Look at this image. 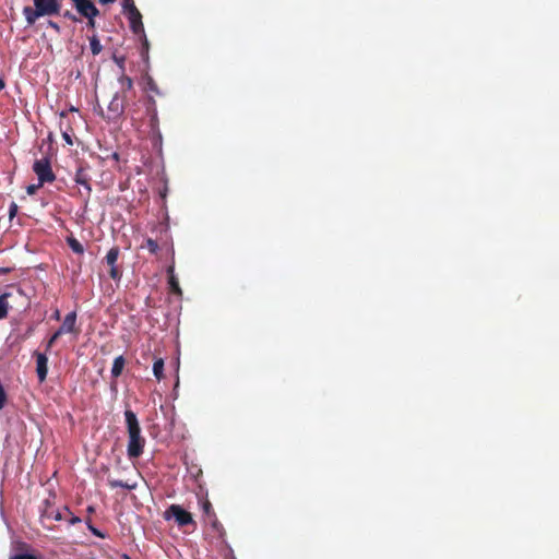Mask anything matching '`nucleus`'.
I'll list each match as a JSON object with an SVG mask.
<instances>
[{
  "label": "nucleus",
  "instance_id": "f257e3e1",
  "mask_svg": "<svg viewBox=\"0 0 559 559\" xmlns=\"http://www.w3.org/2000/svg\"><path fill=\"white\" fill-rule=\"evenodd\" d=\"M34 7H24L23 15L27 25H34L39 17L60 15L61 3L59 0H33Z\"/></svg>",
  "mask_w": 559,
  "mask_h": 559
},
{
  "label": "nucleus",
  "instance_id": "f03ea898",
  "mask_svg": "<svg viewBox=\"0 0 559 559\" xmlns=\"http://www.w3.org/2000/svg\"><path fill=\"white\" fill-rule=\"evenodd\" d=\"M128 423V445L127 454L129 459H138L143 454L146 440L142 435L139 421Z\"/></svg>",
  "mask_w": 559,
  "mask_h": 559
},
{
  "label": "nucleus",
  "instance_id": "7ed1b4c3",
  "mask_svg": "<svg viewBox=\"0 0 559 559\" xmlns=\"http://www.w3.org/2000/svg\"><path fill=\"white\" fill-rule=\"evenodd\" d=\"M126 97L127 96H122L119 92H116L107 106V111L104 112L102 110V117L107 121H117L124 112Z\"/></svg>",
  "mask_w": 559,
  "mask_h": 559
},
{
  "label": "nucleus",
  "instance_id": "20e7f679",
  "mask_svg": "<svg viewBox=\"0 0 559 559\" xmlns=\"http://www.w3.org/2000/svg\"><path fill=\"white\" fill-rule=\"evenodd\" d=\"M33 170L37 175L40 185L53 182L56 180V175L53 174L50 160L47 157L36 159L33 165Z\"/></svg>",
  "mask_w": 559,
  "mask_h": 559
},
{
  "label": "nucleus",
  "instance_id": "39448f33",
  "mask_svg": "<svg viewBox=\"0 0 559 559\" xmlns=\"http://www.w3.org/2000/svg\"><path fill=\"white\" fill-rule=\"evenodd\" d=\"M124 11L128 14V19L130 22V27L134 34L144 33V26L142 23V15L138 8L134 5L133 0L124 1Z\"/></svg>",
  "mask_w": 559,
  "mask_h": 559
},
{
  "label": "nucleus",
  "instance_id": "423d86ee",
  "mask_svg": "<svg viewBox=\"0 0 559 559\" xmlns=\"http://www.w3.org/2000/svg\"><path fill=\"white\" fill-rule=\"evenodd\" d=\"M165 518H174L179 526H186L188 524H194L190 512L186 511L179 504H171L165 512Z\"/></svg>",
  "mask_w": 559,
  "mask_h": 559
},
{
  "label": "nucleus",
  "instance_id": "0eeeda50",
  "mask_svg": "<svg viewBox=\"0 0 559 559\" xmlns=\"http://www.w3.org/2000/svg\"><path fill=\"white\" fill-rule=\"evenodd\" d=\"M120 254L119 247H112L106 254L105 261L110 266L109 276L114 281H120L122 276V271L116 265L118 258Z\"/></svg>",
  "mask_w": 559,
  "mask_h": 559
},
{
  "label": "nucleus",
  "instance_id": "6e6552de",
  "mask_svg": "<svg viewBox=\"0 0 559 559\" xmlns=\"http://www.w3.org/2000/svg\"><path fill=\"white\" fill-rule=\"evenodd\" d=\"M147 112L150 115V133L155 143L162 142V132L159 130V119L157 116V110L155 107V102L152 99V106L147 108Z\"/></svg>",
  "mask_w": 559,
  "mask_h": 559
},
{
  "label": "nucleus",
  "instance_id": "1a4fd4ad",
  "mask_svg": "<svg viewBox=\"0 0 559 559\" xmlns=\"http://www.w3.org/2000/svg\"><path fill=\"white\" fill-rule=\"evenodd\" d=\"M34 356L36 358V374L39 383H44L47 379L48 373V357L46 353L35 352Z\"/></svg>",
  "mask_w": 559,
  "mask_h": 559
},
{
  "label": "nucleus",
  "instance_id": "9d476101",
  "mask_svg": "<svg viewBox=\"0 0 559 559\" xmlns=\"http://www.w3.org/2000/svg\"><path fill=\"white\" fill-rule=\"evenodd\" d=\"M78 12L84 17H96L99 14L98 9L92 0H72Z\"/></svg>",
  "mask_w": 559,
  "mask_h": 559
},
{
  "label": "nucleus",
  "instance_id": "9b49d317",
  "mask_svg": "<svg viewBox=\"0 0 559 559\" xmlns=\"http://www.w3.org/2000/svg\"><path fill=\"white\" fill-rule=\"evenodd\" d=\"M15 296H22V292L20 289H14L10 292H4L0 295V320L7 318L9 309L12 308L10 304V299Z\"/></svg>",
  "mask_w": 559,
  "mask_h": 559
},
{
  "label": "nucleus",
  "instance_id": "f8f14e48",
  "mask_svg": "<svg viewBox=\"0 0 559 559\" xmlns=\"http://www.w3.org/2000/svg\"><path fill=\"white\" fill-rule=\"evenodd\" d=\"M75 323H76V313L74 311H72L64 317V320L58 330L62 331V334H64V333L79 334L80 331H79V329L75 328Z\"/></svg>",
  "mask_w": 559,
  "mask_h": 559
},
{
  "label": "nucleus",
  "instance_id": "ddd939ff",
  "mask_svg": "<svg viewBox=\"0 0 559 559\" xmlns=\"http://www.w3.org/2000/svg\"><path fill=\"white\" fill-rule=\"evenodd\" d=\"M74 181L78 183V185H81L83 186L85 189H86V194L87 197H90L91 192H92V187H91V177L87 173V170L83 167H80L76 173H75V177H74Z\"/></svg>",
  "mask_w": 559,
  "mask_h": 559
},
{
  "label": "nucleus",
  "instance_id": "4468645a",
  "mask_svg": "<svg viewBox=\"0 0 559 559\" xmlns=\"http://www.w3.org/2000/svg\"><path fill=\"white\" fill-rule=\"evenodd\" d=\"M169 289L177 296H182V289L180 288L177 276L175 275L174 265H169L167 269Z\"/></svg>",
  "mask_w": 559,
  "mask_h": 559
},
{
  "label": "nucleus",
  "instance_id": "2eb2a0df",
  "mask_svg": "<svg viewBox=\"0 0 559 559\" xmlns=\"http://www.w3.org/2000/svg\"><path fill=\"white\" fill-rule=\"evenodd\" d=\"M45 508L41 511V521L45 519H53L55 521H61L62 514L60 511L55 510L52 504L49 502V500H45Z\"/></svg>",
  "mask_w": 559,
  "mask_h": 559
},
{
  "label": "nucleus",
  "instance_id": "dca6fc26",
  "mask_svg": "<svg viewBox=\"0 0 559 559\" xmlns=\"http://www.w3.org/2000/svg\"><path fill=\"white\" fill-rule=\"evenodd\" d=\"M119 85H120V94L122 96H126V93L131 91L133 88V81L130 76L126 74H121L118 79Z\"/></svg>",
  "mask_w": 559,
  "mask_h": 559
},
{
  "label": "nucleus",
  "instance_id": "f3484780",
  "mask_svg": "<svg viewBox=\"0 0 559 559\" xmlns=\"http://www.w3.org/2000/svg\"><path fill=\"white\" fill-rule=\"evenodd\" d=\"M126 359L122 355L116 357L111 367V376L112 378H118L124 368Z\"/></svg>",
  "mask_w": 559,
  "mask_h": 559
},
{
  "label": "nucleus",
  "instance_id": "a211bd4d",
  "mask_svg": "<svg viewBox=\"0 0 559 559\" xmlns=\"http://www.w3.org/2000/svg\"><path fill=\"white\" fill-rule=\"evenodd\" d=\"M153 373L158 381H160L164 378V359L163 358H157L154 361Z\"/></svg>",
  "mask_w": 559,
  "mask_h": 559
},
{
  "label": "nucleus",
  "instance_id": "6ab92c4d",
  "mask_svg": "<svg viewBox=\"0 0 559 559\" xmlns=\"http://www.w3.org/2000/svg\"><path fill=\"white\" fill-rule=\"evenodd\" d=\"M67 243L69 245V247L72 249L73 252H75L78 254H82L84 252L83 245L76 238L68 237Z\"/></svg>",
  "mask_w": 559,
  "mask_h": 559
},
{
  "label": "nucleus",
  "instance_id": "aec40b11",
  "mask_svg": "<svg viewBox=\"0 0 559 559\" xmlns=\"http://www.w3.org/2000/svg\"><path fill=\"white\" fill-rule=\"evenodd\" d=\"M108 485L111 487V488H118V487H121V488H126V489H134L136 487V484L133 483V484H129L127 481H122V480H116V479H109L108 480Z\"/></svg>",
  "mask_w": 559,
  "mask_h": 559
},
{
  "label": "nucleus",
  "instance_id": "412c9836",
  "mask_svg": "<svg viewBox=\"0 0 559 559\" xmlns=\"http://www.w3.org/2000/svg\"><path fill=\"white\" fill-rule=\"evenodd\" d=\"M90 48L94 56H97L100 53L103 46L96 36H92L90 38Z\"/></svg>",
  "mask_w": 559,
  "mask_h": 559
},
{
  "label": "nucleus",
  "instance_id": "4be33fe9",
  "mask_svg": "<svg viewBox=\"0 0 559 559\" xmlns=\"http://www.w3.org/2000/svg\"><path fill=\"white\" fill-rule=\"evenodd\" d=\"M143 248H146L153 254H156L159 249L157 241L152 238L146 239L145 246H143Z\"/></svg>",
  "mask_w": 559,
  "mask_h": 559
},
{
  "label": "nucleus",
  "instance_id": "5701e85b",
  "mask_svg": "<svg viewBox=\"0 0 559 559\" xmlns=\"http://www.w3.org/2000/svg\"><path fill=\"white\" fill-rule=\"evenodd\" d=\"M62 335V331L57 330L48 340L46 344V352H49L53 344L57 342V340Z\"/></svg>",
  "mask_w": 559,
  "mask_h": 559
},
{
  "label": "nucleus",
  "instance_id": "b1692460",
  "mask_svg": "<svg viewBox=\"0 0 559 559\" xmlns=\"http://www.w3.org/2000/svg\"><path fill=\"white\" fill-rule=\"evenodd\" d=\"M40 187H43V185H40V181H38V183H36V185H35V183L29 185V186H27V188H26V192H27V194L33 195V194H35V193L37 192V190H38Z\"/></svg>",
  "mask_w": 559,
  "mask_h": 559
},
{
  "label": "nucleus",
  "instance_id": "393cba45",
  "mask_svg": "<svg viewBox=\"0 0 559 559\" xmlns=\"http://www.w3.org/2000/svg\"><path fill=\"white\" fill-rule=\"evenodd\" d=\"M10 559H37V558L31 554H17V555L12 556Z\"/></svg>",
  "mask_w": 559,
  "mask_h": 559
},
{
  "label": "nucleus",
  "instance_id": "a878e982",
  "mask_svg": "<svg viewBox=\"0 0 559 559\" xmlns=\"http://www.w3.org/2000/svg\"><path fill=\"white\" fill-rule=\"evenodd\" d=\"M62 15L66 17V19H69L70 21L72 22H79L80 20L69 10H67L66 12L62 13Z\"/></svg>",
  "mask_w": 559,
  "mask_h": 559
},
{
  "label": "nucleus",
  "instance_id": "bb28decb",
  "mask_svg": "<svg viewBox=\"0 0 559 559\" xmlns=\"http://www.w3.org/2000/svg\"><path fill=\"white\" fill-rule=\"evenodd\" d=\"M17 213V205L13 202L11 203L10 205V209H9V216L10 218L14 217Z\"/></svg>",
  "mask_w": 559,
  "mask_h": 559
},
{
  "label": "nucleus",
  "instance_id": "cd10ccee",
  "mask_svg": "<svg viewBox=\"0 0 559 559\" xmlns=\"http://www.w3.org/2000/svg\"><path fill=\"white\" fill-rule=\"evenodd\" d=\"M48 27H51L56 33H60V26L58 25V23L49 20L48 23H47Z\"/></svg>",
  "mask_w": 559,
  "mask_h": 559
},
{
  "label": "nucleus",
  "instance_id": "c85d7f7f",
  "mask_svg": "<svg viewBox=\"0 0 559 559\" xmlns=\"http://www.w3.org/2000/svg\"><path fill=\"white\" fill-rule=\"evenodd\" d=\"M203 511L206 513V514H210L212 511H213V508H212V504L210 501H205L203 503Z\"/></svg>",
  "mask_w": 559,
  "mask_h": 559
},
{
  "label": "nucleus",
  "instance_id": "c756f323",
  "mask_svg": "<svg viewBox=\"0 0 559 559\" xmlns=\"http://www.w3.org/2000/svg\"><path fill=\"white\" fill-rule=\"evenodd\" d=\"M126 419H136L135 414L132 411H126Z\"/></svg>",
  "mask_w": 559,
  "mask_h": 559
},
{
  "label": "nucleus",
  "instance_id": "7c9ffc66",
  "mask_svg": "<svg viewBox=\"0 0 559 559\" xmlns=\"http://www.w3.org/2000/svg\"><path fill=\"white\" fill-rule=\"evenodd\" d=\"M62 138H63V140H64L69 145H72V144H73L72 139H71V136H70L68 133H63V134H62Z\"/></svg>",
  "mask_w": 559,
  "mask_h": 559
},
{
  "label": "nucleus",
  "instance_id": "2f4dec72",
  "mask_svg": "<svg viewBox=\"0 0 559 559\" xmlns=\"http://www.w3.org/2000/svg\"><path fill=\"white\" fill-rule=\"evenodd\" d=\"M88 21H87V26L91 27V28H94L95 27V17H86Z\"/></svg>",
  "mask_w": 559,
  "mask_h": 559
},
{
  "label": "nucleus",
  "instance_id": "473e14b6",
  "mask_svg": "<svg viewBox=\"0 0 559 559\" xmlns=\"http://www.w3.org/2000/svg\"><path fill=\"white\" fill-rule=\"evenodd\" d=\"M80 522H81V519L78 518V516H74V515H72L71 519L69 520L70 524H76V523H80Z\"/></svg>",
  "mask_w": 559,
  "mask_h": 559
},
{
  "label": "nucleus",
  "instance_id": "72a5a7b5",
  "mask_svg": "<svg viewBox=\"0 0 559 559\" xmlns=\"http://www.w3.org/2000/svg\"><path fill=\"white\" fill-rule=\"evenodd\" d=\"M5 86V81L3 76H0V91L3 90Z\"/></svg>",
  "mask_w": 559,
  "mask_h": 559
},
{
  "label": "nucleus",
  "instance_id": "f704fd0d",
  "mask_svg": "<svg viewBox=\"0 0 559 559\" xmlns=\"http://www.w3.org/2000/svg\"><path fill=\"white\" fill-rule=\"evenodd\" d=\"M102 3H114L116 0H99Z\"/></svg>",
  "mask_w": 559,
  "mask_h": 559
},
{
  "label": "nucleus",
  "instance_id": "c9c22d12",
  "mask_svg": "<svg viewBox=\"0 0 559 559\" xmlns=\"http://www.w3.org/2000/svg\"><path fill=\"white\" fill-rule=\"evenodd\" d=\"M9 272V269H0V274H7Z\"/></svg>",
  "mask_w": 559,
  "mask_h": 559
},
{
  "label": "nucleus",
  "instance_id": "e433bc0d",
  "mask_svg": "<svg viewBox=\"0 0 559 559\" xmlns=\"http://www.w3.org/2000/svg\"><path fill=\"white\" fill-rule=\"evenodd\" d=\"M59 317H60V312H59V310H57V311L55 312V318H56V319H59Z\"/></svg>",
  "mask_w": 559,
  "mask_h": 559
},
{
  "label": "nucleus",
  "instance_id": "4c0bfd02",
  "mask_svg": "<svg viewBox=\"0 0 559 559\" xmlns=\"http://www.w3.org/2000/svg\"><path fill=\"white\" fill-rule=\"evenodd\" d=\"M148 43H147V39L145 38L144 40V46L147 47Z\"/></svg>",
  "mask_w": 559,
  "mask_h": 559
}]
</instances>
